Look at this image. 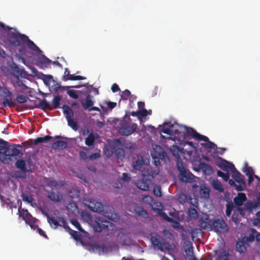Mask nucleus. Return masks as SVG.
I'll return each instance as SVG.
<instances>
[{"instance_id":"62","label":"nucleus","mask_w":260,"mask_h":260,"mask_svg":"<svg viewBox=\"0 0 260 260\" xmlns=\"http://www.w3.org/2000/svg\"><path fill=\"white\" fill-rule=\"evenodd\" d=\"M107 105L110 110H112L113 109L116 107L117 103L115 102L108 101L107 102Z\"/></svg>"},{"instance_id":"2","label":"nucleus","mask_w":260,"mask_h":260,"mask_svg":"<svg viewBox=\"0 0 260 260\" xmlns=\"http://www.w3.org/2000/svg\"><path fill=\"white\" fill-rule=\"evenodd\" d=\"M142 175V179L137 183V186L142 190L147 191L149 189V184L154 178L153 174L151 171L147 170V171H143Z\"/></svg>"},{"instance_id":"22","label":"nucleus","mask_w":260,"mask_h":260,"mask_svg":"<svg viewBox=\"0 0 260 260\" xmlns=\"http://www.w3.org/2000/svg\"><path fill=\"white\" fill-rule=\"evenodd\" d=\"M0 154L6 156L8 147L10 146L9 143L0 138Z\"/></svg>"},{"instance_id":"6","label":"nucleus","mask_w":260,"mask_h":260,"mask_svg":"<svg viewBox=\"0 0 260 260\" xmlns=\"http://www.w3.org/2000/svg\"><path fill=\"white\" fill-rule=\"evenodd\" d=\"M27 40H28V37L25 35L12 32L9 40L12 45L19 46L21 44L25 43Z\"/></svg>"},{"instance_id":"33","label":"nucleus","mask_w":260,"mask_h":260,"mask_svg":"<svg viewBox=\"0 0 260 260\" xmlns=\"http://www.w3.org/2000/svg\"><path fill=\"white\" fill-rule=\"evenodd\" d=\"M0 96L4 98L10 97L13 96V93L6 87L0 86Z\"/></svg>"},{"instance_id":"14","label":"nucleus","mask_w":260,"mask_h":260,"mask_svg":"<svg viewBox=\"0 0 260 260\" xmlns=\"http://www.w3.org/2000/svg\"><path fill=\"white\" fill-rule=\"evenodd\" d=\"M179 179L184 182H191L193 180V175L186 170L182 171L178 175Z\"/></svg>"},{"instance_id":"42","label":"nucleus","mask_w":260,"mask_h":260,"mask_svg":"<svg viewBox=\"0 0 260 260\" xmlns=\"http://www.w3.org/2000/svg\"><path fill=\"white\" fill-rule=\"evenodd\" d=\"M29 98L27 96L22 94H18L16 96V101L20 104H23L27 102Z\"/></svg>"},{"instance_id":"11","label":"nucleus","mask_w":260,"mask_h":260,"mask_svg":"<svg viewBox=\"0 0 260 260\" xmlns=\"http://www.w3.org/2000/svg\"><path fill=\"white\" fill-rule=\"evenodd\" d=\"M199 225L204 230H211L212 224L209 216L207 214L203 215L199 221Z\"/></svg>"},{"instance_id":"35","label":"nucleus","mask_w":260,"mask_h":260,"mask_svg":"<svg viewBox=\"0 0 260 260\" xmlns=\"http://www.w3.org/2000/svg\"><path fill=\"white\" fill-rule=\"evenodd\" d=\"M120 96L121 100H127L129 99L131 101V99L133 96V95H131V92L129 90L125 89L123 91H122Z\"/></svg>"},{"instance_id":"61","label":"nucleus","mask_w":260,"mask_h":260,"mask_svg":"<svg viewBox=\"0 0 260 260\" xmlns=\"http://www.w3.org/2000/svg\"><path fill=\"white\" fill-rule=\"evenodd\" d=\"M101 154L100 153H94L90 154L88 157L89 159L90 160H95L96 159L99 158L101 157Z\"/></svg>"},{"instance_id":"34","label":"nucleus","mask_w":260,"mask_h":260,"mask_svg":"<svg viewBox=\"0 0 260 260\" xmlns=\"http://www.w3.org/2000/svg\"><path fill=\"white\" fill-rule=\"evenodd\" d=\"M95 138L94 135L93 133L89 134L88 137L85 139V144L88 146H93L95 141Z\"/></svg>"},{"instance_id":"60","label":"nucleus","mask_w":260,"mask_h":260,"mask_svg":"<svg viewBox=\"0 0 260 260\" xmlns=\"http://www.w3.org/2000/svg\"><path fill=\"white\" fill-rule=\"evenodd\" d=\"M22 198L23 201L30 203L32 202L33 199L30 196L26 194H22Z\"/></svg>"},{"instance_id":"39","label":"nucleus","mask_w":260,"mask_h":260,"mask_svg":"<svg viewBox=\"0 0 260 260\" xmlns=\"http://www.w3.org/2000/svg\"><path fill=\"white\" fill-rule=\"evenodd\" d=\"M229 184L231 186L235 187L236 189L238 191H241L244 190V187L242 185H237L235 183V181L232 179H229Z\"/></svg>"},{"instance_id":"4","label":"nucleus","mask_w":260,"mask_h":260,"mask_svg":"<svg viewBox=\"0 0 260 260\" xmlns=\"http://www.w3.org/2000/svg\"><path fill=\"white\" fill-rule=\"evenodd\" d=\"M177 127L179 129V133L178 134L177 137L179 139L186 138L189 137L195 139L197 132L193 128L179 124H177Z\"/></svg>"},{"instance_id":"18","label":"nucleus","mask_w":260,"mask_h":260,"mask_svg":"<svg viewBox=\"0 0 260 260\" xmlns=\"http://www.w3.org/2000/svg\"><path fill=\"white\" fill-rule=\"evenodd\" d=\"M246 196L244 193L240 192L238 193L237 197L234 199V203L238 206H241L243 202L246 200Z\"/></svg>"},{"instance_id":"30","label":"nucleus","mask_w":260,"mask_h":260,"mask_svg":"<svg viewBox=\"0 0 260 260\" xmlns=\"http://www.w3.org/2000/svg\"><path fill=\"white\" fill-rule=\"evenodd\" d=\"M45 183L52 189L53 188H57L59 186V184L56 180L48 178H45Z\"/></svg>"},{"instance_id":"19","label":"nucleus","mask_w":260,"mask_h":260,"mask_svg":"<svg viewBox=\"0 0 260 260\" xmlns=\"http://www.w3.org/2000/svg\"><path fill=\"white\" fill-rule=\"evenodd\" d=\"M47 197L54 202H59L62 199V196L60 192L56 193L52 191L48 192Z\"/></svg>"},{"instance_id":"63","label":"nucleus","mask_w":260,"mask_h":260,"mask_svg":"<svg viewBox=\"0 0 260 260\" xmlns=\"http://www.w3.org/2000/svg\"><path fill=\"white\" fill-rule=\"evenodd\" d=\"M177 167L180 173L186 170L182 162H180L178 161L177 164Z\"/></svg>"},{"instance_id":"31","label":"nucleus","mask_w":260,"mask_h":260,"mask_svg":"<svg viewBox=\"0 0 260 260\" xmlns=\"http://www.w3.org/2000/svg\"><path fill=\"white\" fill-rule=\"evenodd\" d=\"M61 101V96L58 95L55 96L52 101V106L53 110L60 108V102Z\"/></svg>"},{"instance_id":"59","label":"nucleus","mask_w":260,"mask_h":260,"mask_svg":"<svg viewBox=\"0 0 260 260\" xmlns=\"http://www.w3.org/2000/svg\"><path fill=\"white\" fill-rule=\"evenodd\" d=\"M148 115V112L146 109H143L139 110L138 119L141 120L143 117H146Z\"/></svg>"},{"instance_id":"45","label":"nucleus","mask_w":260,"mask_h":260,"mask_svg":"<svg viewBox=\"0 0 260 260\" xmlns=\"http://www.w3.org/2000/svg\"><path fill=\"white\" fill-rule=\"evenodd\" d=\"M85 79H86V77H84L83 76H75L74 75H71V76H70V77H68V78L65 79V81H68V80H72V81L82 80H85Z\"/></svg>"},{"instance_id":"52","label":"nucleus","mask_w":260,"mask_h":260,"mask_svg":"<svg viewBox=\"0 0 260 260\" xmlns=\"http://www.w3.org/2000/svg\"><path fill=\"white\" fill-rule=\"evenodd\" d=\"M154 194L157 197L161 196V187L159 185H156L154 187L153 190Z\"/></svg>"},{"instance_id":"37","label":"nucleus","mask_w":260,"mask_h":260,"mask_svg":"<svg viewBox=\"0 0 260 260\" xmlns=\"http://www.w3.org/2000/svg\"><path fill=\"white\" fill-rule=\"evenodd\" d=\"M213 186L214 188L220 192H222L224 191V188L222 184L218 180H214L213 182Z\"/></svg>"},{"instance_id":"24","label":"nucleus","mask_w":260,"mask_h":260,"mask_svg":"<svg viewBox=\"0 0 260 260\" xmlns=\"http://www.w3.org/2000/svg\"><path fill=\"white\" fill-rule=\"evenodd\" d=\"M12 97L5 98L3 102L1 104V105L2 106V109L7 107H12L15 105V103L12 99Z\"/></svg>"},{"instance_id":"57","label":"nucleus","mask_w":260,"mask_h":260,"mask_svg":"<svg viewBox=\"0 0 260 260\" xmlns=\"http://www.w3.org/2000/svg\"><path fill=\"white\" fill-rule=\"evenodd\" d=\"M233 209V204L232 203H229L226 205L225 214L227 216H230L231 215Z\"/></svg>"},{"instance_id":"58","label":"nucleus","mask_w":260,"mask_h":260,"mask_svg":"<svg viewBox=\"0 0 260 260\" xmlns=\"http://www.w3.org/2000/svg\"><path fill=\"white\" fill-rule=\"evenodd\" d=\"M217 260H230L228 254H226L225 252H221L217 256Z\"/></svg>"},{"instance_id":"29","label":"nucleus","mask_w":260,"mask_h":260,"mask_svg":"<svg viewBox=\"0 0 260 260\" xmlns=\"http://www.w3.org/2000/svg\"><path fill=\"white\" fill-rule=\"evenodd\" d=\"M26 43H27V45L28 47L32 50V51L41 53L42 52V50L40 49V48L29 39L26 41Z\"/></svg>"},{"instance_id":"56","label":"nucleus","mask_w":260,"mask_h":260,"mask_svg":"<svg viewBox=\"0 0 260 260\" xmlns=\"http://www.w3.org/2000/svg\"><path fill=\"white\" fill-rule=\"evenodd\" d=\"M72 224L74 225L79 231L84 232L83 229L82 228L80 224L77 219H72L71 220Z\"/></svg>"},{"instance_id":"26","label":"nucleus","mask_w":260,"mask_h":260,"mask_svg":"<svg viewBox=\"0 0 260 260\" xmlns=\"http://www.w3.org/2000/svg\"><path fill=\"white\" fill-rule=\"evenodd\" d=\"M63 112L66 116L67 120L72 119L74 113L71 108L67 105H64L62 107Z\"/></svg>"},{"instance_id":"23","label":"nucleus","mask_w":260,"mask_h":260,"mask_svg":"<svg viewBox=\"0 0 260 260\" xmlns=\"http://www.w3.org/2000/svg\"><path fill=\"white\" fill-rule=\"evenodd\" d=\"M37 108L43 110L46 109L53 110L52 106L46 99L41 100L39 105L37 106Z\"/></svg>"},{"instance_id":"54","label":"nucleus","mask_w":260,"mask_h":260,"mask_svg":"<svg viewBox=\"0 0 260 260\" xmlns=\"http://www.w3.org/2000/svg\"><path fill=\"white\" fill-rule=\"evenodd\" d=\"M196 135V136L195 137V139H197V140H198L200 141H204L206 142L209 141V139L207 137L204 136V135H202L200 134L199 133H198V132H197Z\"/></svg>"},{"instance_id":"1","label":"nucleus","mask_w":260,"mask_h":260,"mask_svg":"<svg viewBox=\"0 0 260 260\" xmlns=\"http://www.w3.org/2000/svg\"><path fill=\"white\" fill-rule=\"evenodd\" d=\"M88 208L91 211L98 212L112 221H115L118 218L117 214L114 212L112 207L105 206L101 202L96 201H91Z\"/></svg>"},{"instance_id":"48","label":"nucleus","mask_w":260,"mask_h":260,"mask_svg":"<svg viewBox=\"0 0 260 260\" xmlns=\"http://www.w3.org/2000/svg\"><path fill=\"white\" fill-rule=\"evenodd\" d=\"M188 215L192 218H196L198 216L197 211L194 208H190L188 209Z\"/></svg>"},{"instance_id":"10","label":"nucleus","mask_w":260,"mask_h":260,"mask_svg":"<svg viewBox=\"0 0 260 260\" xmlns=\"http://www.w3.org/2000/svg\"><path fill=\"white\" fill-rule=\"evenodd\" d=\"M213 229L216 232L224 233L228 231L229 228L225 221L221 219H217L212 222Z\"/></svg>"},{"instance_id":"25","label":"nucleus","mask_w":260,"mask_h":260,"mask_svg":"<svg viewBox=\"0 0 260 260\" xmlns=\"http://www.w3.org/2000/svg\"><path fill=\"white\" fill-rule=\"evenodd\" d=\"M45 216L47 217L48 222L49 223L50 226L56 229L59 226V220H56L54 217H51L49 216V214L47 213H44Z\"/></svg>"},{"instance_id":"15","label":"nucleus","mask_w":260,"mask_h":260,"mask_svg":"<svg viewBox=\"0 0 260 260\" xmlns=\"http://www.w3.org/2000/svg\"><path fill=\"white\" fill-rule=\"evenodd\" d=\"M160 132L169 135H177L179 133V129L177 127V125L171 124L169 127L164 126L161 129Z\"/></svg>"},{"instance_id":"7","label":"nucleus","mask_w":260,"mask_h":260,"mask_svg":"<svg viewBox=\"0 0 260 260\" xmlns=\"http://www.w3.org/2000/svg\"><path fill=\"white\" fill-rule=\"evenodd\" d=\"M137 128V124L133 123L131 125H129L126 122L122 121L120 123L119 133L123 136H128L134 133Z\"/></svg>"},{"instance_id":"46","label":"nucleus","mask_w":260,"mask_h":260,"mask_svg":"<svg viewBox=\"0 0 260 260\" xmlns=\"http://www.w3.org/2000/svg\"><path fill=\"white\" fill-rule=\"evenodd\" d=\"M217 174L218 176L222 178L225 181H227L230 178V174L229 173H224L220 171L217 170Z\"/></svg>"},{"instance_id":"5","label":"nucleus","mask_w":260,"mask_h":260,"mask_svg":"<svg viewBox=\"0 0 260 260\" xmlns=\"http://www.w3.org/2000/svg\"><path fill=\"white\" fill-rule=\"evenodd\" d=\"M149 163V160L147 159H144V158L141 156H138L137 159L133 162V167L134 169L139 170L141 172L142 174L143 171H147V170H150V167L148 165Z\"/></svg>"},{"instance_id":"20","label":"nucleus","mask_w":260,"mask_h":260,"mask_svg":"<svg viewBox=\"0 0 260 260\" xmlns=\"http://www.w3.org/2000/svg\"><path fill=\"white\" fill-rule=\"evenodd\" d=\"M151 242L154 247H157L158 249L162 251V244L160 240V237L157 235L152 236L151 237Z\"/></svg>"},{"instance_id":"43","label":"nucleus","mask_w":260,"mask_h":260,"mask_svg":"<svg viewBox=\"0 0 260 260\" xmlns=\"http://www.w3.org/2000/svg\"><path fill=\"white\" fill-rule=\"evenodd\" d=\"M69 126H70L73 130L76 131L78 129V125L76 121L73 119L67 120Z\"/></svg>"},{"instance_id":"9","label":"nucleus","mask_w":260,"mask_h":260,"mask_svg":"<svg viewBox=\"0 0 260 260\" xmlns=\"http://www.w3.org/2000/svg\"><path fill=\"white\" fill-rule=\"evenodd\" d=\"M18 213L20 216H21L26 224L32 228V224L36 222V218L28 212V210L24 209L18 208Z\"/></svg>"},{"instance_id":"21","label":"nucleus","mask_w":260,"mask_h":260,"mask_svg":"<svg viewBox=\"0 0 260 260\" xmlns=\"http://www.w3.org/2000/svg\"><path fill=\"white\" fill-rule=\"evenodd\" d=\"M22 155V153L21 150L16 148H10L9 146L8 152L7 153V156L13 157L19 156L20 157Z\"/></svg>"},{"instance_id":"41","label":"nucleus","mask_w":260,"mask_h":260,"mask_svg":"<svg viewBox=\"0 0 260 260\" xmlns=\"http://www.w3.org/2000/svg\"><path fill=\"white\" fill-rule=\"evenodd\" d=\"M68 230L67 231L72 236V237L76 240L79 239L80 235L79 233L76 231H74L70 228H68Z\"/></svg>"},{"instance_id":"36","label":"nucleus","mask_w":260,"mask_h":260,"mask_svg":"<svg viewBox=\"0 0 260 260\" xmlns=\"http://www.w3.org/2000/svg\"><path fill=\"white\" fill-rule=\"evenodd\" d=\"M202 145L208 151H211L212 149H215L217 148V146L214 143L212 142L209 140V141L207 142L206 143H203Z\"/></svg>"},{"instance_id":"40","label":"nucleus","mask_w":260,"mask_h":260,"mask_svg":"<svg viewBox=\"0 0 260 260\" xmlns=\"http://www.w3.org/2000/svg\"><path fill=\"white\" fill-rule=\"evenodd\" d=\"M185 252L187 253V260H198L197 258L193 254V251L189 248L185 250Z\"/></svg>"},{"instance_id":"64","label":"nucleus","mask_w":260,"mask_h":260,"mask_svg":"<svg viewBox=\"0 0 260 260\" xmlns=\"http://www.w3.org/2000/svg\"><path fill=\"white\" fill-rule=\"evenodd\" d=\"M111 90L113 92H116L119 91L120 88L117 84L114 83L111 86Z\"/></svg>"},{"instance_id":"32","label":"nucleus","mask_w":260,"mask_h":260,"mask_svg":"<svg viewBox=\"0 0 260 260\" xmlns=\"http://www.w3.org/2000/svg\"><path fill=\"white\" fill-rule=\"evenodd\" d=\"M15 166L22 172H25L26 171V163L23 159H20L17 160L15 163Z\"/></svg>"},{"instance_id":"17","label":"nucleus","mask_w":260,"mask_h":260,"mask_svg":"<svg viewBox=\"0 0 260 260\" xmlns=\"http://www.w3.org/2000/svg\"><path fill=\"white\" fill-rule=\"evenodd\" d=\"M94 103L93 97L89 94L86 96L85 101L83 100L81 101L82 106L84 110L89 109Z\"/></svg>"},{"instance_id":"49","label":"nucleus","mask_w":260,"mask_h":260,"mask_svg":"<svg viewBox=\"0 0 260 260\" xmlns=\"http://www.w3.org/2000/svg\"><path fill=\"white\" fill-rule=\"evenodd\" d=\"M232 220L235 223H239L241 220L240 215L235 210L234 211V213L232 216Z\"/></svg>"},{"instance_id":"50","label":"nucleus","mask_w":260,"mask_h":260,"mask_svg":"<svg viewBox=\"0 0 260 260\" xmlns=\"http://www.w3.org/2000/svg\"><path fill=\"white\" fill-rule=\"evenodd\" d=\"M67 93L70 97L73 98V99L76 100L79 98L77 94V91L73 89H70L68 90Z\"/></svg>"},{"instance_id":"13","label":"nucleus","mask_w":260,"mask_h":260,"mask_svg":"<svg viewBox=\"0 0 260 260\" xmlns=\"http://www.w3.org/2000/svg\"><path fill=\"white\" fill-rule=\"evenodd\" d=\"M220 161L217 162V165L218 167L221 168L224 171H228L229 170L235 169L234 165L228 161L222 159L221 157H219Z\"/></svg>"},{"instance_id":"27","label":"nucleus","mask_w":260,"mask_h":260,"mask_svg":"<svg viewBox=\"0 0 260 260\" xmlns=\"http://www.w3.org/2000/svg\"><path fill=\"white\" fill-rule=\"evenodd\" d=\"M68 143L63 141H57L52 144V148L54 149H64L67 147Z\"/></svg>"},{"instance_id":"12","label":"nucleus","mask_w":260,"mask_h":260,"mask_svg":"<svg viewBox=\"0 0 260 260\" xmlns=\"http://www.w3.org/2000/svg\"><path fill=\"white\" fill-rule=\"evenodd\" d=\"M52 61L48 58L45 55H42L36 60V65L41 69L47 68Z\"/></svg>"},{"instance_id":"28","label":"nucleus","mask_w":260,"mask_h":260,"mask_svg":"<svg viewBox=\"0 0 260 260\" xmlns=\"http://www.w3.org/2000/svg\"><path fill=\"white\" fill-rule=\"evenodd\" d=\"M135 211L138 215L144 218H146L148 217V212L141 206H136L135 208Z\"/></svg>"},{"instance_id":"53","label":"nucleus","mask_w":260,"mask_h":260,"mask_svg":"<svg viewBox=\"0 0 260 260\" xmlns=\"http://www.w3.org/2000/svg\"><path fill=\"white\" fill-rule=\"evenodd\" d=\"M170 151L173 155L175 156H179V148L178 146L173 145L170 149Z\"/></svg>"},{"instance_id":"51","label":"nucleus","mask_w":260,"mask_h":260,"mask_svg":"<svg viewBox=\"0 0 260 260\" xmlns=\"http://www.w3.org/2000/svg\"><path fill=\"white\" fill-rule=\"evenodd\" d=\"M59 226H61L62 227H63V228L66 230L67 231L68 230V228H70L68 225V223L66 220L65 219H64L62 217H59Z\"/></svg>"},{"instance_id":"44","label":"nucleus","mask_w":260,"mask_h":260,"mask_svg":"<svg viewBox=\"0 0 260 260\" xmlns=\"http://www.w3.org/2000/svg\"><path fill=\"white\" fill-rule=\"evenodd\" d=\"M158 214L166 221L168 222H172L173 219L171 217H169L167 214L162 211V210L161 209L158 210Z\"/></svg>"},{"instance_id":"16","label":"nucleus","mask_w":260,"mask_h":260,"mask_svg":"<svg viewBox=\"0 0 260 260\" xmlns=\"http://www.w3.org/2000/svg\"><path fill=\"white\" fill-rule=\"evenodd\" d=\"M232 177L235 180V181L240 183V185H242L244 188L246 186V182L242 178L243 176L235 168V169L232 170Z\"/></svg>"},{"instance_id":"8","label":"nucleus","mask_w":260,"mask_h":260,"mask_svg":"<svg viewBox=\"0 0 260 260\" xmlns=\"http://www.w3.org/2000/svg\"><path fill=\"white\" fill-rule=\"evenodd\" d=\"M111 223L100 218H96V220L92 223L93 229L96 232H101L102 231L107 230Z\"/></svg>"},{"instance_id":"38","label":"nucleus","mask_w":260,"mask_h":260,"mask_svg":"<svg viewBox=\"0 0 260 260\" xmlns=\"http://www.w3.org/2000/svg\"><path fill=\"white\" fill-rule=\"evenodd\" d=\"M200 193L204 197L208 198L209 197L210 189L206 186H201Z\"/></svg>"},{"instance_id":"47","label":"nucleus","mask_w":260,"mask_h":260,"mask_svg":"<svg viewBox=\"0 0 260 260\" xmlns=\"http://www.w3.org/2000/svg\"><path fill=\"white\" fill-rule=\"evenodd\" d=\"M16 85L20 88V91L21 92H24L28 88L27 86H26L22 81L18 80L16 82Z\"/></svg>"},{"instance_id":"3","label":"nucleus","mask_w":260,"mask_h":260,"mask_svg":"<svg viewBox=\"0 0 260 260\" xmlns=\"http://www.w3.org/2000/svg\"><path fill=\"white\" fill-rule=\"evenodd\" d=\"M153 152L151 153V155L154 159L155 165H158L160 164L159 159L165 160L166 158L168 157L167 153L160 146L155 145L153 147Z\"/></svg>"},{"instance_id":"55","label":"nucleus","mask_w":260,"mask_h":260,"mask_svg":"<svg viewBox=\"0 0 260 260\" xmlns=\"http://www.w3.org/2000/svg\"><path fill=\"white\" fill-rule=\"evenodd\" d=\"M246 167L243 168V172L246 174V176H248L249 175H253V171L252 169V168L250 167L247 166V164L245 163Z\"/></svg>"}]
</instances>
